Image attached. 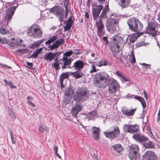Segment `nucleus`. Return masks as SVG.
Masks as SVG:
<instances>
[{
    "label": "nucleus",
    "mask_w": 160,
    "mask_h": 160,
    "mask_svg": "<svg viewBox=\"0 0 160 160\" xmlns=\"http://www.w3.org/2000/svg\"><path fill=\"white\" fill-rule=\"evenodd\" d=\"M110 76L106 73L100 72L95 75L94 83L96 86L100 88H104L109 84V92L115 93L119 91L120 86L118 82L116 80L113 79L110 82Z\"/></svg>",
    "instance_id": "nucleus-1"
},
{
    "label": "nucleus",
    "mask_w": 160,
    "mask_h": 160,
    "mask_svg": "<svg viewBox=\"0 0 160 160\" xmlns=\"http://www.w3.org/2000/svg\"><path fill=\"white\" fill-rule=\"evenodd\" d=\"M128 37L127 36H121L117 34L112 38V42L111 43V49L114 55L119 52V46L121 44L124 45L128 40Z\"/></svg>",
    "instance_id": "nucleus-2"
},
{
    "label": "nucleus",
    "mask_w": 160,
    "mask_h": 160,
    "mask_svg": "<svg viewBox=\"0 0 160 160\" xmlns=\"http://www.w3.org/2000/svg\"><path fill=\"white\" fill-rule=\"evenodd\" d=\"M61 64L62 69L68 68L70 65V51L63 53L62 59L58 60V62H55L52 64V66L56 70L60 69L59 65Z\"/></svg>",
    "instance_id": "nucleus-3"
},
{
    "label": "nucleus",
    "mask_w": 160,
    "mask_h": 160,
    "mask_svg": "<svg viewBox=\"0 0 160 160\" xmlns=\"http://www.w3.org/2000/svg\"><path fill=\"white\" fill-rule=\"evenodd\" d=\"M129 28L132 31L139 32L143 27V25L139 20L133 18L128 20L127 21Z\"/></svg>",
    "instance_id": "nucleus-4"
},
{
    "label": "nucleus",
    "mask_w": 160,
    "mask_h": 160,
    "mask_svg": "<svg viewBox=\"0 0 160 160\" xmlns=\"http://www.w3.org/2000/svg\"><path fill=\"white\" fill-rule=\"evenodd\" d=\"M133 138L137 141L142 143L144 147L146 148H152L154 146V144L151 141H149V139L147 137L143 135L138 134H134Z\"/></svg>",
    "instance_id": "nucleus-5"
},
{
    "label": "nucleus",
    "mask_w": 160,
    "mask_h": 160,
    "mask_svg": "<svg viewBox=\"0 0 160 160\" xmlns=\"http://www.w3.org/2000/svg\"><path fill=\"white\" fill-rule=\"evenodd\" d=\"M17 3L16 6H14L11 7L8 9L6 12V15L2 19L1 23L2 27H4L8 25L9 21L12 18L15 11L18 6V4H19L18 1H17Z\"/></svg>",
    "instance_id": "nucleus-6"
},
{
    "label": "nucleus",
    "mask_w": 160,
    "mask_h": 160,
    "mask_svg": "<svg viewBox=\"0 0 160 160\" xmlns=\"http://www.w3.org/2000/svg\"><path fill=\"white\" fill-rule=\"evenodd\" d=\"M113 14H111V18L108 19L105 22V26L107 31L111 33H112L116 30V24L118 22V21L112 17Z\"/></svg>",
    "instance_id": "nucleus-7"
},
{
    "label": "nucleus",
    "mask_w": 160,
    "mask_h": 160,
    "mask_svg": "<svg viewBox=\"0 0 160 160\" xmlns=\"http://www.w3.org/2000/svg\"><path fill=\"white\" fill-rule=\"evenodd\" d=\"M27 33L29 36L33 38H38L42 36V32L39 26L33 25L27 30Z\"/></svg>",
    "instance_id": "nucleus-8"
},
{
    "label": "nucleus",
    "mask_w": 160,
    "mask_h": 160,
    "mask_svg": "<svg viewBox=\"0 0 160 160\" xmlns=\"http://www.w3.org/2000/svg\"><path fill=\"white\" fill-rule=\"evenodd\" d=\"M50 12L58 17L60 22L62 21L65 17L64 10L62 7L58 6H55L50 9Z\"/></svg>",
    "instance_id": "nucleus-9"
},
{
    "label": "nucleus",
    "mask_w": 160,
    "mask_h": 160,
    "mask_svg": "<svg viewBox=\"0 0 160 160\" xmlns=\"http://www.w3.org/2000/svg\"><path fill=\"white\" fill-rule=\"evenodd\" d=\"M88 90L84 88L79 89L74 96V98L76 101H83L87 98Z\"/></svg>",
    "instance_id": "nucleus-10"
},
{
    "label": "nucleus",
    "mask_w": 160,
    "mask_h": 160,
    "mask_svg": "<svg viewBox=\"0 0 160 160\" xmlns=\"http://www.w3.org/2000/svg\"><path fill=\"white\" fill-rule=\"evenodd\" d=\"M96 20V25L97 29V33L99 37H101L104 35L105 32L104 30V25L102 22V20L98 19Z\"/></svg>",
    "instance_id": "nucleus-11"
},
{
    "label": "nucleus",
    "mask_w": 160,
    "mask_h": 160,
    "mask_svg": "<svg viewBox=\"0 0 160 160\" xmlns=\"http://www.w3.org/2000/svg\"><path fill=\"white\" fill-rule=\"evenodd\" d=\"M113 131L108 132L104 133L105 135L109 138H117L120 134V131L119 128L117 126L112 127Z\"/></svg>",
    "instance_id": "nucleus-12"
},
{
    "label": "nucleus",
    "mask_w": 160,
    "mask_h": 160,
    "mask_svg": "<svg viewBox=\"0 0 160 160\" xmlns=\"http://www.w3.org/2000/svg\"><path fill=\"white\" fill-rule=\"evenodd\" d=\"M123 130L124 131L131 133H134L139 130V126L135 124H124L123 126Z\"/></svg>",
    "instance_id": "nucleus-13"
},
{
    "label": "nucleus",
    "mask_w": 160,
    "mask_h": 160,
    "mask_svg": "<svg viewBox=\"0 0 160 160\" xmlns=\"http://www.w3.org/2000/svg\"><path fill=\"white\" fill-rule=\"evenodd\" d=\"M22 40L19 38H12L11 40H7V43L10 47L17 48L18 46H22Z\"/></svg>",
    "instance_id": "nucleus-14"
},
{
    "label": "nucleus",
    "mask_w": 160,
    "mask_h": 160,
    "mask_svg": "<svg viewBox=\"0 0 160 160\" xmlns=\"http://www.w3.org/2000/svg\"><path fill=\"white\" fill-rule=\"evenodd\" d=\"M103 8L102 5H94L92 9V14L94 20H97Z\"/></svg>",
    "instance_id": "nucleus-15"
},
{
    "label": "nucleus",
    "mask_w": 160,
    "mask_h": 160,
    "mask_svg": "<svg viewBox=\"0 0 160 160\" xmlns=\"http://www.w3.org/2000/svg\"><path fill=\"white\" fill-rule=\"evenodd\" d=\"M112 150L114 154L117 156H119L120 155L122 149L121 145L118 144L112 146Z\"/></svg>",
    "instance_id": "nucleus-16"
},
{
    "label": "nucleus",
    "mask_w": 160,
    "mask_h": 160,
    "mask_svg": "<svg viewBox=\"0 0 160 160\" xmlns=\"http://www.w3.org/2000/svg\"><path fill=\"white\" fill-rule=\"evenodd\" d=\"M155 27L156 26L154 23H149L146 31V33L150 34L153 36L156 35Z\"/></svg>",
    "instance_id": "nucleus-17"
},
{
    "label": "nucleus",
    "mask_w": 160,
    "mask_h": 160,
    "mask_svg": "<svg viewBox=\"0 0 160 160\" xmlns=\"http://www.w3.org/2000/svg\"><path fill=\"white\" fill-rule=\"evenodd\" d=\"M70 88H66L64 95L63 103L65 105L70 103Z\"/></svg>",
    "instance_id": "nucleus-18"
},
{
    "label": "nucleus",
    "mask_w": 160,
    "mask_h": 160,
    "mask_svg": "<svg viewBox=\"0 0 160 160\" xmlns=\"http://www.w3.org/2000/svg\"><path fill=\"white\" fill-rule=\"evenodd\" d=\"M91 132H92V136L93 138L96 140H98L99 132V128L96 127H93Z\"/></svg>",
    "instance_id": "nucleus-19"
},
{
    "label": "nucleus",
    "mask_w": 160,
    "mask_h": 160,
    "mask_svg": "<svg viewBox=\"0 0 160 160\" xmlns=\"http://www.w3.org/2000/svg\"><path fill=\"white\" fill-rule=\"evenodd\" d=\"M56 56V55L55 53L50 52L45 53L43 58L45 60L51 61Z\"/></svg>",
    "instance_id": "nucleus-20"
},
{
    "label": "nucleus",
    "mask_w": 160,
    "mask_h": 160,
    "mask_svg": "<svg viewBox=\"0 0 160 160\" xmlns=\"http://www.w3.org/2000/svg\"><path fill=\"white\" fill-rule=\"evenodd\" d=\"M84 63L82 61L79 60L74 63L72 67H74L75 69L80 70L84 68Z\"/></svg>",
    "instance_id": "nucleus-21"
},
{
    "label": "nucleus",
    "mask_w": 160,
    "mask_h": 160,
    "mask_svg": "<svg viewBox=\"0 0 160 160\" xmlns=\"http://www.w3.org/2000/svg\"><path fill=\"white\" fill-rule=\"evenodd\" d=\"M122 8H126L128 6L130 0H115Z\"/></svg>",
    "instance_id": "nucleus-22"
},
{
    "label": "nucleus",
    "mask_w": 160,
    "mask_h": 160,
    "mask_svg": "<svg viewBox=\"0 0 160 160\" xmlns=\"http://www.w3.org/2000/svg\"><path fill=\"white\" fill-rule=\"evenodd\" d=\"M81 108V106L79 104L76 105L74 107L72 108V116L74 117H76Z\"/></svg>",
    "instance_id": "nucleus-23"
},
{
    "label": "nucleus",
    "mask_w": 160,
    "mask_h": 160,
    "mask_svg": "<svg viewBox=\"0 0 160 160\" xmlns=\"http://www.w3.org/2000/svg\"><path fill=\"white\" fill-rule=\"evenodd\" d=\"M136 109V108L131 110L124 108L122 110V112L123 114L125 115L128 116H132L134 114Z\"/></svg>",
    "instance_id": "nucleus-24"
},
{
    "label": "nucleus",
    "mask_w": 160,
    "mask_h": 160,
    "mask_svg": "<svg viewBox=\"0 0 160 160\" xmlns=\"http://www.w3.org/2000/svg\"><path fill=\"white\" fill-rule=\"evenodd\" d=\"M109 11V8L108 6L103 9V10L99 17V19L102 20L103 18H108L107 16V13Z\"/></svg>",
    "instance_id": "nucleus-25"
},
{
    "label": "nucleus",
    "mask_w": 160,
    "mask_h": 160,
    "mask_svg": "<svg viewBox=\"0 0 160 160\" xmlns=\"http://www.w3.org/2000/svg\"><path fill=\"white\" fill-rule=\"evenodd\" d=\"M68 72H63L60 75L59 81L62 87L63 86V82L64 79L68 78Z\"/></svg>",
    "instance_id": "nucleus-26"
},
{
    "label": "nucleus",
    "mask_w": 160,
    "mask_h": 160,
    "mask_svg": "<svg viewBox=\"0 0 160 160\" xmlns=\"http://www.w3.org/2000/svg\"><path fill=\"white\" fill-rule=\"evenodd\" d=\"M143 33L137 32L133 34L129 39L130 42H134Z\"/></svg>",
    "instance_id": "nucleus-27"
},
{
    "label": "nucleus",
    "mask_w": 160,
    "mask_h": 160,
    "mask_svg": "<svg viewBox=\"0 0 160 160\" xmlns=\"http://www.w3.org/2000/svg\"><path fill=\"white\" fill-rule=\"evenodd\" d=\"M71 75H72L76 79L81 78L83 76V74L82 72L80 71H76L73 72H71Z\"/></svg>",
    "instance_id": "nucleus-28"
},
{
    "label": "nucleus",
    "mask_w": 160,
    "mask_h": 160,
    "mask_svg": "<svg viewBox=\"0 0 160 160\" xmlns=\"http://www.w3.org/2000/svg\"><path fill=\"white\" fill-rule=\"evenodd\" d=\"M63 2L66 9V13L65 18H66V16L69 12V8H70L69 6V0H63Z\"/></svg>",
    "instance_id": "nucleus-29"
},
{
    "label": "nucleus",
    "mask_w": 160,
    "mask_h": 160,
    "mask_svg": "<svg viewBox=\"0 0 160 160\" xmlns=\"http://www.w3.org/2000/svg\"><path fill=\"white\" fill-rule=\"evenodd\" d=\"M154 155L153 152L151 151H148L146 152L143 155V158L145 157L148 159V160H150L151 158H152Z\"/></svg>",
    "instance_id": "nucleus-30"
},
{
    "label": "nucleus",
    "mask_w": 160,
    "mask_h": 160,
    "mask_svg": "<svg viewBox=\"0 0 160 160\" xmlns=\"http://www.w3.org/2000/svg\"><path fill=\"white\" fill-rule=\"evenodd\" d=\"M130 152L138 153L139 148L138 145L136 144L131 145L129 148Z\"/></svg>",
    "instance_id": "nucleus-31"
},
{
    "label": "nucleus",
    "mask_w": 160,
    "mask_h": 160,
    "mask_svg": "<svg viewBox=\"0 0 160 160\" xmlns=\"http://www.w3.org/2000/svg\"><path fill=\"white\" fill-rule=\"evenodd\" d=\"M134 98L139 100L141 102L143 108H145L146 107V103L144 98L141 97L136 96Z\"/></svg>",
    "instance_id": "nucleus-32"
},
{
    "label": "nucleus",
    "mask_w": 160,
    "mask_h": 160,
    "mask_svg": "<svg viewBox=\"0 0 160 160\" xmlns=\"http://www.w3.org/2000/svg\"><path fill=\"white\" fill-rule=\"evenodd\" d=\"M89 67L90 69L89 71V72L90 73L96 72H97L96 67L93 62H90L89 65Z\"/></svg>",
    "instance_id": "nucleus-33"
},
{
    "label": "nucleus",
    "mask_w": 160,
    "mask_h": 160,
    "mask_svg": "<svg viewBox=\"0 0 160 160\" xmlns=\"http://www.w3.org/2000/svg\"><path fill=\"white\" fill-rule=\"evenodd\" d=\"M116 73L118 76L122 78L121 79L122 81H128V79L123 76L122 73L118 71H116Z\"/></svg>",
    "instance_id": "nucleus-34"
},
{
    "label": "nucleus",
    "mask_w": 160,
    "mask_h": 160,
    "mask_svg": "<svg viewBox=\"0 0 160 160\" xmlns=\"http://www.w3.org/2000/svg\"><path fill=\"white\" fill-rule=\"evenodd\" d=\"M57 38L58 37L57 36H53L48 40L45 43L47 45L49 44L50 45L51 43L56 40Z\"/></svg>",
    "instance_id": "nucleus-35"
},
{
    "label": "nucleus",
    "mask_w": 160,
    "mask_h": 160,
    "mask_svg": "<svg viewBox=\"0 0 160 160\" xmlns=\"http://www.w3.org/2000/svg\"><path fill=\"white\" fill-rule=\"evenodd\" d=\"M137 155L138 153H136L129 151L128 156L130 159L134 160L136 159Z\"/></svg>",
    "instance_id": "nucleus-36"
},
{
    "label": "nucleus",
    "mask_w": 160,
    "mask_h": 160,
    "mask_svg": "<svg viewBox=\"0 0 160 160\" xmlns=\"http://www.w3.org/2000/svg\"><path fill=\"white\" fill-rule=\"evenodd\" d=\"M66 25L64 27V31H67L70 29V18L67 21H66Z\"/></svg>",
    "instance_id": "nucleus-37"
},
{
    "label": "nucleus",
    "mask_w": 160,
    "mask_h": 160,
    "mask_svg": "<svg viewBox=\"0 0 160 160\" xmlns=\"http://www.w3.org/2000/svg\"><path fill=\"white\" fill-rule=\"evenodd\" d=\"M97 113L95 111H93L88 114V117L89 119H94L95 117L96 116Z\"/></svg>",
    "instance_id": "nucleus-38"
},
{
    "label": "nucleus",
    "mask_w": 160,
    "mask_h": 160,
    "mask_svg": "<svg viewBox=\"0 0 160 160\" xmlns=\"http://www.w3.org/2000/svg\"><path fill=\"white\" fill-rule=\"evenodd\" d=\"M129 62L132 64H133L135 62V59L134 54L132 52L129 56L128 58Z\"/></svg>",
    "instance_id": "nucleus-39"
},
{
    "label": "nucleus",
    "mask_w": 160,
    "mask_h": 160,
    "mask_svg": "<svg viewBox=\"0 0 160 160\" xmlns=\"http://www.w3.org/2000/svg\"><path fill=\"white\" fill-rule=\"evenodd\" d=\"M9 117L11 118L12 120H14L16 118V116L11 108L9 109Z\"/></svg>",
    "instance_id": "nucleus-40"
},
{
    "label": "nucleus",
    "mask_w": 160,
    "mask_h": 160,
    "mask_svg": "<svg viewBox=\"0 0 160 160\" xmlns=\"http://www.w3.org/2000/svg\"><path fill=\"white\" fill-rule=\"evenodd\" d=\"M55 41V42L58 48L60 45L63 44L64 42V40L63 38H60L59 39L56 40Z\"/></svg>",
    "instance_id": "nucleus-41"
},
{
    "label": "nucleus",
    "mask_w": 160,
    "mask_h": 160,
    "mask_svg": "<svg viewBox=\"0 0 160 160\" xmlns=\"http://www.w3.org/2000/svg\"><path fill=\"white\" fill-rule=\"evenodd\" d=\"M140 64L142 66V68L144 69V70L151 68L150 65L149 64H147L145 63H142Z\"/></svg>",
    "instance_id": "nucleus-42"
},
{
    "label": "nucleus",
    "mask_w": 160,
    "mask_h": 160,
    "mask_svg": "<svg viewBox=\"0 0 160 160\" xmlns=\"http://www.w3.org/2000/svg\"><path fill=\"white\" fill-rule=\"evenodd\" d=\"M47 48L48 50H52L58 48L55 43L54 42L52 45H49Z\"/></svg>",
    "instance_id": "nucleus-43"
},
{
    "label": "nucleus",
    "mask_w": 160,
    "mask_h": 160,
    "mask_svg": "<svg viewBox=\"0 0 160 160\" xmlns=\"http://www.w3.org/2000/svg\"><path fill=\"white\" fill-rule=\"evenodd\" d=\"M4 82L6 84V86L8 85L12 88H16V86L13 85L12 82L11 81L8 82L6 79H5L4 80Z\"/></svg>",
    "instance_id": "nucleus-44"
},
{
    "label": "nucleus",
    "mask_w": 160,
    "mask_h": 160,
    "mask_svg": "<svg viewBox=\"0 0 160 160\" xmlns=\"http://www.w3.org/2000/svg\"><path fill=\"white\" fill-rule=\"evenodd\" d=\"M9 31L8 30L3 28L2 27L0 28V33L2 34H6L9 33Z\"/></svg>",
    "instance_id": "nucleus-45"
},
{
    "label": "nucleus",
    "mask_w": 160,
    "mask_h": 160,
    "mask_svg": "<svg viewBox=\"0 0 160 160\" xmlns=\"http://www.w3.org/2000/svg\"><path fill=\"white\" fill-rule=\"evenodd\" d=\"M10 133L12 142L13 144H15L16 143V140L14 138V137L13 133L11 131L10 132Z\"/></svg>",
    "instance_id": "nucleus-46"
},
{
    "label": "nucleus",
    "mask_w": 160,
    "mask_h": 160,
    "mask_svg": "<svg viewBox=\"0 0 160 160\" xmlns=\"http://www.w3.org/2000/svg\"><path fill=\"white\" fill-rule=\"evenodd\" d=\"M45 128V126H43L42 125H40L38 129L39 132L41 133H43L46 129Z\"/></svg>",
    "instance_id": "nucleus-47"
},
{
    "label": "nucleus",
    "mask_w": 160,
    "mask_h": 160,
    "mask_svg": "<svg viewBox=\"0 0 160 160\" xmlns=\"http://www.w3.org/2000/svg\"><path fill=\"white\" fill-rule=\"evenodd\" d=\"M7 40L5 38H2L0 37V44H4L7 43Z\"/></svg>",
    "instance_id": "nucleus-48"
},
{
    "label": "nucleus",
    "mask_w": 160,
    "mask_h": 160,
    "mask_svg": "<svg viewBox=\"0 0 160 160\" xmlns=\"http://www.w3.org/2000/svg\"><path fill=\"white\" fill-rule=\"evenodd\" d=\"M38 54L37 52V51H35L33 52V54L31 55L29 58H37Z\"/></svg>",
    "instance_id": "nucleus-49"
},
{
    "label": "nucleus",
    "mask_w": 160,
    "mask_h": 160,
    "mask_svg": "<svg viewBox=\"0 0 160 160\" xmlns=\"http://www.w3.org/2000/svg\"><path fill=\"white\" fill-rule=\"evenodd\" d=\"M42 41L43 40H41L36 42L34 43L33 45L36 47H38L42 42Z\"/></svg>",
    "instance_id": "nucleus-50"
},
{
    "label": "nucleus",
    "mask_w": 160,
    "mask_h": 160,
    "mask_svg": "<svg viewBox=\"0 0 160 160\" xmlns=\"http://www.w3.org/2000/svg\"><path fill=\"white\" fill-rule=\"evenodd\" d=\"M115 57L117 59V61L118 62L121 63H122V61L120 57H117V55H115Z\"/></svg>",
    "instance_id": "nucleus-51"
},
{
    "label": "nucleus",
    "mask_w": 160,
    "mask_h": 160,
    "mask_svg": "<svg viewBox=\"0 0 160 160\" xmlns=\"http://www.w3.org/2000/svg\"><path fill=\"white\" fill-rule=\"evenodd\" d=\"M27 65L28 66V68L29 69H32V67L33 66V64L32 63L29 62H26Z\"/></svg>",
    "instance_id": "nucleus-52"
},
{
    "label": "nucleus",
    "mask_w": 160,
    "mask_h": 160,
    "mask_svg": "<svg viewBox=\"0 0 160 160\" xmlns=\"http://www.w3.org/2000/svg\"><path fill=\"white\" fill-rule=\"evenodd\" d=\"M102 66L106 65L107 64V62L106 60H102L101 61Z\"/></svg>",
    "instance_id": "nucleus-53"
},
{
    "label": "nucleus",
    "mask_w": 160,
    "mask_h": 160,
    "mask_svg": "<svg viewBox=\"0 0 160 160\" xmlns=\"http://www.w3.org/2000/svg\"><path fill=\"white\" fill-rule=\"evenodd\" d=\"M103 41L105 42V44H108V38L106 37H104L103 38Z\"/></svg>",
    "instance_id": "nucleus-54"
},
{
    "label": "nucleus",
    "mask_w": 160,
    "mask_h": 160,
    "mask_svg": "<svg viewBox=\"0 0 160 160\" xmlns=\"http://www.w3.org/2000/svg\"><path fill=\"white\" fill-rule=\"evenodd\" d=\"M27 102H28V104L31 105L32 107H35V105L34 103H33L31 101H27Z\"/></svg>",
    "instance_id": "nucleus-55"
},
{
    "label": "nucleus",
    "mask_w": 160,
    "mask_h": 160,
    "mask_svg": "<svg viewBox=\"0 0 160 160\" xmlns=\"http://www.w3.org/2000/svg\"><path fill=\"white\" fill-rule=\"evenodd\" d=\"M53 150L55 151L54 154L58 153V147L57 146H55L53 148Z\"/></svg>",
    "instance_id": "nucleus-56"
},
{
    "label": "nucleus",
    "mask_w": 160,
    "mask_h": 160,
    "mask_svg": "<svg viewBox=\"0 0 160 160\" xmlns=\"http://www.w3.org/2000/svg\"><path fill=\"white\" fill-rule=\"evenodd\" d=\"M26 50L25 49H18V51L21 53H24Z\"/></svg>",
    "instance_id": "nucleus-57"
},
{
    "label": "nucleus",
    "mask_w": 160,
    "mask_h": 160,
    "mask_svg": "<svg viewBox=\"0 0 160 160\" xmlns=\"http://www.w3.org/2000/svg\"><path fill=\"white\" fill-rule=\"evenodd\" d=\"M93 157L95 160H98V157L97 154L94 153L93 154Z\"/></svg>",
    "instance_id": "nucleus-58"
},
{
    "label": "nucleus",
    "mask_w": 160,
    "mask_h": 160,
    "mask_svg": "<svg viewBox=\"0 0 160 160\" xmlns=\"http://www.w3.org/2000/svg\"><path fill=\"white\" fill-rule=\"evenodd\" d=\"M105 0H98V2L100 4H102L104 3Z\"/></svg>",
    "instance_id": "nucleus-59"
},
{
    "label": "nucleus",
    "mask_w": 160,
    "mask_h": 160,
    "mask_svg": "<svg viewBox=\"0 0 160 160\" xmlns=\"http://www.w3.org/2000/svg\"><path fill=\"white\" fill-rule=\"evenodd\" d=\"M1 65H2L3 66V67L5 68H11V67H10V66L9 67L6 65H2V64H1Z\"/></svg>",
    "instance_id": "nucleus-60"
},
{
    "label": "nucleus",
    "mask_w": 160,
    "mask_h": 160,
    "mask_svg": "<svg viewBox=\"0 0 160 160\" xmlns=\"http://www.w3.org/2000/svg\"><path fill=\"white\" fill-rule=\"evenodd\" d=\"M97 65L98 67H101L102 66V65L100 61H99L98 62H97Z\"/></svg>",
    "instance_id": "nucleus-61"
},
{
    "label": "nucleus",
    "mask_w": 160,
    "mask_h": 160,
    "mask_svg": "<svg viewBox=\"0 0 160 160\" xmlns=\"http://www.w3.org/2000/svg\"><path fill=\"white\" fill-rule=\"evenodd\" d=\"M85 17L88 18H89V16L88 13L87 12H85Z\"/></svg>",
    "instance_id": "nucleus-62"
},
{
    "label": "nucleus",
    "mask_w": 160,
    "mask_h": 160,
    "mask_svg": "<svg viewBox=\"0 0 160 160\" xmlns=\"http://www.w3.org/2000/svg\"><path fill=\"white\" fill-rule=\"evenodd\" d=\"M55 154L56 155V156L57 157H58L59 158H60V159L61 158V157L58 154V153H56Z\"/></svg>",
    "instance_id": "nucleus-63"
},
{
    "label": "nucleus",
    "mask_w": 160,
    "mask_h": 160,
    "mask_svg": "<svg viewBox=\"0 0 160 160\" xmlns=\"http://www.w3.org/2000/svg\"><path fill=\"white\" fill-rule=\"evenodd\" d=\"M27 99L28 100H31L32 99V98L31 96H28L27 98Z\"/></svg>",
    "instance_id": "nucleus-64"
}]
</instances>
